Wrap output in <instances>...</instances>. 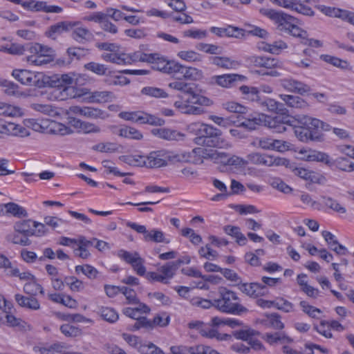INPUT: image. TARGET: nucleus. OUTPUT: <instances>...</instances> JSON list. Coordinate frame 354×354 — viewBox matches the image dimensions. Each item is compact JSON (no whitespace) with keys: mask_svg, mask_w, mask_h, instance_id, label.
I'll use <instances>...</instances> for the list:
<instances>
[{"mask_svg":"<svg viewBox=\"0 0 354 354\" xmlns=\"http://www.w3.org/2000/svg\"><path fill=\"white\" fill-rule=\"evenodd\" d=\"M306 160L307 161H317L322 162L327 166L330 163V157L328 154L324 152L319 151H310L306 155Z\"/></svg>","mask_w":354,"mask_h":354,"instance_id":"c9c22d12","label":"nucleus"},{"mask_svg":"<svg viewBox=\"0 0 354 354\" xmlns=\"http://www.w3.org/2000/svg\"><path fill=\"white\" fill-rule=\"evenodd\" d=\"M244 295L251 298H258L266 295V286L257 282H242L235 284Z\"/></svg>","mask_w":354,"mask_h":354,"instance_id":"4468645a","label":"nucleus"},{"mask_svg":"<svg viewBox=\"0 0 354 354\" xmlns=\"http://www.w3.org/2000/svg\"><path fill=\"white\" fill-rule=\"evenodd\" d=\"M64 281L72 291L79 292L84 288L82 281L75 277H66Z\"/></svg>","mask_w":354,"mask_h":354,"instance_id":"774afa93","label":"nucleus"},{"mask_svg":"<svg viewBox=\"0 0 354 354\" xmlns=\"http://www.w3.org/2000/svg\"><path fill=\"white\" fill-rule=\"evenodd\" d=\"M79 75L73 73L46 76L44 74V87L50 86L67 91L73 84H77Z\"/></svg>","mask_w":354,"mask_h":354,"instance_id":"0eeeda50","label":"nucleus"},{"mask_svg":"<svg viewBox=\"0 0 354 354\" xmlns=\"http://www.w3.org/2000/svg\"><path fill=\"white\" fill-rule=\"evenodd\" d=\"M6 212L15 217L21 218L27 217V211L21 206L15 203H8L4 204Z\"/></svg>","mask_w":354,"mask_h":354,"instance_id":"4c0bfd02","label":"nucleus"},{"mask_svg":"<svg viewBox=\"0 0 354 354\" xmlns=\"http://www.w3.org/2000/svg\"><path fill=\"white\" fill-rule=\"evenodd\" d=\"M72 111L75 113L80 114L84 117L91 118V119H104L106 117V113L105 111L91 107V106H73L72 108Z\"/></svg>","mask_w":354,"mask_h":354,"instance_id":"aec40b11","label":"nucleus"},{"mask_svg":"<svg viewBox=\"0 0 354 354\" xmlns=\"http://www.w3.org/2000/svg\"><path fill=\"white\" fill-rule=\"evenodd\" d=\"M84 68L97 75L102 76L106 75L108 68L102 64L97 63L95 62H91L84 64Z\"/></svg>","mask_w":354,"mask_h":354,"instance_id":"de8ad7c7","label":"nucleus"},{"mask_svg":"<svg viewBox=\"0 0 354 354\" xmlns=\"http://www.w3.org/2000/svg\"><path fill=\"white\" fill-rule=\"evenodd\" d=\"M205 333H202V336L209 337V338H215L220 341H227L230 340L232 336L227 333H220L216 329L211 328L207 325H205Z\"/></svg>","mask_w":354,"mask_h":354,"instance_id":"37998d69","label":"nucleus"},{"mask_svg":"<svg viewBox=\"0 0 354 354\" xmlns=\"http://www.w3.org/2000/svg\"><path fill=\"white\" fill-rule=\"evenodd\" d=\"M141 93L156 98H165L168 96L163 89L153 86L144 87L141 90Z\"/></svg>","mask_w":354,"mask_h":354,"instance_id":"09e8293b","label":"nucleus"},{"mask_svg":"<svg viewBox=\"0 0 354 354\" xmlns=\"http://www.w3.org/2000/svg\"><path fill=\"white\" fill-rule=\"evenodd\" d=\"M127 225L132 230L136 231L138 233L142 234L143 239L145 241L163 243L165 244L170 243V239L166 238L164 232L159 229L154 228L148 231L147 230V228L145 225H139L133 222H128Z\"/></svg>","mask_w":354,"mask_h":354,"instance_id":"9d476101","label":"nucleus"},{"mask_svg":"<svg viewBox=\"0 0 354 354\" xmlns=\"http://www.w3.org/2000/svg\"><path fill=\"white\" fill-rule=\"evenodd\" d=\"M188 131L196 136L194 142L209 147L227 149L230 147L221 131L212 125L202 122H192L187 127Z\"/></svg>","mask_w":354,"mask_h":354,"instance_id":"f257e3e1","label":"nucleus"},{"mask_svg":"<svg viewBox=\"0 0 354 354\" xmlns=\"http://www.w3.org/2000/svg\"><path fill=\"white\" fill-rule=\"evenodd\" d=\"M153 56L141 51H137L132 54L125 53V65L131 64L136 62H152Z\"/></svg>","mask_w":354,"mask_h":354,"instance_id":"2f4dec72","label":"nucleus"},{"mask_svg":"<svg viewBox=\"0 0 354 354\" xmlns=\"http://www.w3.org/2000/svg\"><path fill=\"white\" fill-rule=\"evenodd\" d=\"M276 121H282L292 127L295 136L301 142L322 141L323 135L311 128V117L308 115L287 116L283 119L277 118Z\"/></svg>","mask_w":354,"mask_h":354,"instance_id":"f03ea898","label":"nucleus"},{"mask_svg":"<svg viewBox=\"0 0 354 354\" xmlns=\"http://www.w3.org/2000/svg\"><path fill=\"white\" fill-rule=\"evenodd\" d=\"M248 160L255 165H261L267 167L286 165L288 160L286 158L274 157L273 156L252 153L248 156Z\"/></svg>","mask_w":354,"mask_h":354,"instance_id":"9b49d317","label":"nucleus"},{"mask_svg":"<svg viewBox=\"0 0 354 354\" xmlns=\"http://www.w3.org/2000/svg\"><path fill=\"white\" fill-rule=\"evenodd\" d=\"M90 97L93 102L104 103L111 101L114 98V94L108 91H96L91 93Z\"/></svg>","mask_w":354,"mask_h":354,"instance_id":"c03bdc74","label":"nucleus"},{"mask_svg":"<svg viewBox=\"0 0 354 354\" xmlns=\"http://www.w3.org/2000/svg\"><path fill=\"white\" fill-rule=\"evenodd\" d=\"M290 169L295 176L306 180L313 181V171H309L304 167H297L295 165H291Z\"/></svg>","mask_w":354,"mask_h":354,"instance_id":"4d7b16f0","label":"nucleus"},{"mask_svg":"<svg viewBox=\"0 0 354 354\" xmlns=\"http://www.w3.org/2000/svg\"><path fill=\"white\" fill-rule=\"evenodd\" d=\"M191 304L196 307H200L203 309H209L211 307H214V299L209 300L200 297H195L192 299Z\"/></svg>","mask_w":354,"mask_h":354,"instance_id":"e2e57ef3","label":"nucleus"},{"mask_svg":"<svg viewBox=\"0 0 354 354\" xmlns=\"http://www.w3.org/2000/svg\"><path fill=\"white\" fill-rule=\"evenodd\" d=\"M153 56L152 62L148 63L152 64L151 68L153 70L162 72L166 74L175 75L176 71L177 62L167 60L158 54H151Z\"/></svg>","mask_w":354,"mask_h":354,"instance_id":"ddd939ff","label":"nucleus"},{"mask_svg":"<svg viewBox=\"0 0 354 354\" xmlns=\"http://www.w3.org/2000/svg\"><path fill=\"white\" fill-rule=\"evenodd\" d=\"M113 129H115L113 133L122 138L133 139L136 140H140L143 138L142 133L133 127L124 126L120 128L114 127Z\"/></svg>","mask_w":354,"mask_h":354,"instance_id":"393cba45","label":"nucleus"},{"mask_svg":"<svg viewBox=\"0 0 354 354\" xmlns=\"http://www.w3.org/2000/svg\"><path fill=\"white\" fill-rule=\"evenodd\" d=\"M15 298L18 305L22 308L32 310H37L40 308V304L35 297H25L20 294H16Z\"/></svg>","mask_w":354,"mask_h":354,"instance_id":"a878e982","label":"nucleus"},{"mask_svg":"<svg viewBox=\"0 0 354 354\" xmlns=\"http://www.w3.org/2000/svg\"><path fill=\"white\" fill-rule=\"evenodd\" d=\"M196 48L198 50L211 55H218L221 53V48L214 44L198 43L196 45Z\"/></svg>","mask_w":354,"mask_h":354,"instance_id":"13d9d810","label":"nucleus"},{"mask_svg":"<svg viewBox=\"0 0 354 354\" xmlns=\"http://www.w3.org/2000/svg\"><path fill=\"white\" fill-rule=\"evenodd\" d=\"M260 107L264 111H269L271 112H277L283 113L285 111L283 104L277 102L276 100L263 97L259 105Z\"/></svg>","mask_w":354,"mask_h":354,"instance_id":"c756f323","label":"nucleus"},{"mask_svg":"<svg viewBox=\"0 0 354 354\" xmlns=\"http://www.w3.org/2000/svg\"><path fill=\"white\" fill-rule=\"evenodd\" d=\"M175 76L178 79L198 81L203 78L201 70L192 66H186L178 62Z\"/></svg>","mask_w":354,"mask_h":354,"instance_id":"f3484780","label":"nucleus"},{"mask_svg":"<svg viewBox=\"0 0 354 354\" xmlns=\"http://www.w3.org/2000/svg\"><path fill=\"white\" fill-rule=\"evenodd\" d=\"M32 223L33 221L30 219L17 221L14 225L15 232L20 233L21 234L26 236L27 238L30 236H33L34 232Z\"/></svg>","mask_w":354,"mask_h":354,"instance_id":"7c9ffc66","label":"nucleus"},{"mask_svg":"<svg viewBox=\"0 0 354 354\" xmlns=\"http://www.w3.org/2000/svg\"><path fill=\"white\" fill-rule=\"evenodd\" d=\"M320 197L323 200L324 205L334 212L340 214H345L346 212V209L339 203L337 200L326 196H321Z\"/></svg>","mask_w":354,"mask_h":354,"instance_id":"79ce46f5","label":"nucleus"},{"mask_svg":"<svg viewBox=\"0 0 354 354\" xmlns=\"http://www.w3.org/2000/svg\"><path fill=\"white\" fill-rule=\"evenodd\" d=\"M177 56L180 59L187 62H201L203 61V55L192 50H180L177 53Z\"/></svg>","mask_w":354,"mask_h":354,"instance_id":"58836bf2","label":"nucleus"},{"mask_svg":"<svg viewBox=\"0 0 354 354\" xmlns=\"http://www.w3.org/2000/svg\"><path fill=\"white\" fill-rule=\"evenodd\" d=\"M119 73L120 72L107 70L103 80L104 82L107 86H124L129 84V80Z\"/></svg>","mask_w":354,"mask_h":354,"instance_id":"4be33fe9","label":"nucleus"},{"mask_svg":"<svg viewBox=\"0 0 354 354\" xmlns=\"http://www.w3.org/2000/svg\"><path fill=\"white\" fill-rule=\"evenodd\" d=\"M210 61L213 65L224 69H235L241 64L240 62L228 57L214 56L210 57Z\"/></svg>","mask_w":354,"mask_h":354,"instance_id":"b1692460","label":"nucleus"},{"mask_svg":"<svg viewBox=\"0 0 354 354\" xmlns=\"http://www.w3.org/2000/svg\"><path fill=\"white\" fill-rule=\"evenodd\" d=\"M240 91L245 95V99L256 102L257 105H259L263 97L260 91L254 86L243 85L240 87Z\"/></svg>","mask_w":354,"mask_h":354,"instance_id":"cd10ccee","label":"nucleus"},{"mask_svg":"<svg viewBox=\"0 0 354 354\" xmlns=\"http://www.w3.org/2000/svg\"><path fill=\"white\" fill-rule=\"evenodd\" d=\"M267 116L265 114H258L257 116L245 119L241 125L250 130L256 129L257 125L266 124Z\"/></svg>","mask_w":354,"mask_h":354,"instance_id":"f704fd0d","label":"nucleus"},{"mask_svg":"<svg viewBox=\"0 0 354 354\" xmlns=\"http://www.w3.org/2000/svg\"><path fill=\"white\" fill-rule=\"evenodd\" d=\"M140 328H145L147 330L153 329L151 320L147 319L146 317H139L135 324L132 326L131 330H138Z\"/></svg>","mask_w":354,"mask_h":354,"instance_id":"338daca9","label":"nucleus"},{"mask_svg":"<svg viewBox=\"0 0 354 354\" xmlns=\"http://www.w3.org/2000/svg\"><path fill=\"white\" fill-rule=\"evenodd\" d=\"M330 163L328 167L332 169H337L339 170L352 172L354 171V162L350 161L348 158L344 157H339L335 160L330 158Z\"/></svg>","mask_w":354,"mask_h":354,"instance_id":"bb28decb","label":"nucleus"},{"mask_svg":"<svg viewBox=\"0 0 354 354\" xmlns=\"http://www.w3.org/2000/svg\"><path fill=\"white\" fill-rule=\"evenodd\" d=\"M214 308L221 313L238 315L248 311L240 304L237 294L224 287L218 289V298L214 299Z\"/></svg>","mask_w":354,"mask_h":354,"instance_id":"20e7f679","label":"nucleus"},{"mask_svg":"<svg viewBox=\"0 0 354 354\" xmlns=\"http://www.w3.org/2000/svg\"><path fill=\"white\" fill-rule=\"evenodd\" d=\"M280 85L286 91L304 95L311 91L310 86L292 77L280 80Z\"/></svg>","mask_w":354,"mask_h":354,"instance_id":"2eb2a0df","label":"nucleus"},{"mask_svg":"<svg viewBox=\"0 0 354 354\" xmlns=\"http://www.w3.org/2000/svg\"><path fill=\"white\" fill-rule=\"evenodd\" d=\"M127 300V304L133 305L138 304L139 299L137 297L136 292L134 290L129 288L127 286H122V292Z\"/></svg>","mask_w":354,"mask_h":354,"instance_id":"0e129e2a","label":"nucleus"},{"mask_svg":"<svg viewBox=\"0 0 354 354\" xmlns=\"http://www.w3.org/2000/svg\"><path fill=\"white\" fill-rule=\"evenodd\" d=\"M223 230L227 234L235 238L236 243L239 245H245L246 244L247 239L245 236L241 232L239 227L225 225Z\"/></svg>","mask_w":354,"mask_h":354,"instance_id":"72a5a7b5","label":"nucleus"},{"mask_svg":"<svg viewBox=\"0 0 354 354\" xmlns=\"http://www.w3.org/2000/svg\"><path fill=\"white\" fill-rule=\"evenodd\" d=\"M120 160L133 167H145V156L123 155L119 157Z\"/></svg>","mask_w":354,"mask_h":354,"instance_id":"e433bc0d","label":"nucleus"},{"mask_svg":"<svg viewBox=\"0 0 354 354\" xmlns=\"http://www.w3.org/2000/svg\"><path fill=\"white\" fill-rule=\"evenodd\" d=\"M178 97L180 100L174 102V106L182 113L187 115H202L205 113V110L202 106H209L213 104L211 99L196 93L194 89H193V93L186 99H183L180 95Z\"/></svg>","mask_w":354,"mask_h":354,"instance_id":"39448f33","label":"nucleus"},{"mask_svg":"<svg viewBox=\"0 0 354 354\" xmlns=\"http://www.w3.org/2000/svg\"><path fill=\"white\" fill-rule=\"evenodd\" d=\"M21 113V109L19 107L0 103V115L15 117L20 115Z\"/></svg>","mask_w":354,"mask_h":354,"instance_id":"052dcab7","label":"nucleus"},{"mask_svg":"<svg viewBox=\"0 0 354 354\" xmlns=\"http://www.w3.org/2000/svg\"><path fill=\"white\" fill-rule=\"evenodd\" d=\"M151 133L159 138L169 141L181 140L185 137L183 133L167 128L153 129L151 130Z\"/></svg>","mask_w":354,"mask_h":354,"instance_id":"412c9836","label":"nucleus"},{"mask_svg":"<svg viewBox=\"0 0 354 354\" xmlns=\"http://www.w3.org/2000/svg\"><path fill=\"white\" fill-rule=\"evenodd\" d=\"M260 12L274 21L277 25V30L281 33H286L295 37H299L301 42L306 36H307L306 31L292 24L294 18L290 15L282 12H278L274 10L268 8L261 9Z\"/></svg>","mask_w":354,"mask_h":354,"instance_id":"7ed1b4c3","label":"nucleus"},{"mask_svg":"<svg viewBox=\"0 0 354 354\" xmlns=\"http://www.w3.org/2000/svg\"><path fill=\"white\" fill-rule=\"evenodd\" d=\"M266 339L270 344H275L278 342H281L283 343V342L290 343V342H292V341H293L292 339L290 338V337H288L284 334L279 333H275L273 334L267 333L266 335Z\"/></svg>","mask_w":354,"mask_h":354,"instance_id":"6e6d98bb","label":"nucleus"},{"mask_svg":"<svg viewBox=\"0 0 354 354\" xmlns=\"http://www.w3.org/2000/svg\"><path fill=\"white\" fill-rule=\"evenodd\" d=\"M1 135L24 136L27 135V130L20 125L0 118V136Z\"/></svg>","mask_w":354,"mask_h":354,"instance_id":"6ab92c4d","label":"nucleus"},{"mask_svg":"<svg viewBox=\"0 0 354 354\" xmlns=\"http://www.w3.org/2000/svg\"><path fill=\"white\" fill-rule=\"evenodd\" d=\"M279 97L289 107L306 109L308 106V103L299 96L281 94Z\"/></svg>","mask_w":354,"mask_h":354,"instance_id":"c85d7f7f","label":"nucleus"},{"mask_svg":"<svg viewBox=\"0 0 354 354\" xmlns=\"http://www.w3.org/2000/svg\"><path fill=\"white\" fill-rule=\"evenodd\" d=\"M165 120L145 112L142 113L141 124H150L152 126H162L165 124Z\"/></svg>","mask_w":354,"mask_h":354,"instance_id":"603ef678","label":"nucleus"},{"mask_svg":"<svg viewBox=\"0 0 354 354\" xmlns=\"http://www.w3.org/2000/svg\"><path fill=\"white\" fill-rule=\"evenodd\" d=\"M122 336L124 340L131 346L138 349L141 353L145 352L147 346L142 343L138 337L128 333H123Z\"/></svg>","mask_w":354,"mask_h":354,"instance_id":"ea45409f","label":"nucleus"},{"mask_svg":"<svg viewBox=\"0 0 354 354\" xmlns=\"http://www.w3.org/2000/svg\"><path fill=\"white\" fill-rule=\"evenodd\" d=\"M61 332L66 337H75L82 334L81 330L69 324H65L60 326Z\"/></svg>","mask_w":354,"mask_h":354,"instance_id":"680f3d73","label":"nucleus"},{"mask_svg":"<svg viewBox=\"0 0 354 354\" xmlns=\"http://www.w3.org/2000/svg\"><path fill=\"white\" fill-rule=\"evenodd\" d=\"M145 167L158 168L167 165L168 161H180L178 155H173L165 150L151 151L148 156H145Z\"/></svg>","mask_w":354,"mask_h":354,"instance_id":"1a4fd4ad","label":"nucleus"},{"mask_svg":"<svg viewBox=\"0 0 354 354\" xmlns=\"http://www.w3.org/2000/svg\"><path fill=\"white\" fill-rule=\"evenodd\" d=\"M169 86L171 88L181 91V92L184 93L185 94H187L189 95L191 93H193L194 88L192 87L191 84L189 83L183 82V81H174V82H170L169 84Z\"/></svg>","mask_w":354,"mask_h":354,"instance_id":"5fc2aeb1","label":"nucleus"},{"mask_svg":"<svg viewBox=\"0 0 354 354\" xmlns=\"http://www.w3.org/2000/svg\"><path fill=\"white\" fill-rule=\"evenodd\" d=\"M100 314L104 320L110 323L115 322L119 318L118 313L113 308L109 307L100 308Z\"/></svg>","mask_w":354,"mask_h":354,"instance_id":"8fccbe9b","label":"nucleus"},{"mask_svg":"<svg viewBox=\"0 0 354 354\" xmlns=\"http://www.w3.org/2000/svg\"><path fill=\"white\" fill-rule=\"evenodd\" d=\"M320 59L333 66L339 68L342 70H351L349 63L346 60L342 59L337 57L332 56L330 55H322Z\"/></svg>","mask_w":354,"mask_h":354,"instance_id":"473e14b6","label":"nucleus"},{"mask_svg":"<svg viewBox=\"0 0 354 354\" xmlns=\"http://www.w3.org/2000/svg\"><path fill=\"white\" fill-rule=\"evenodd\" d=\"M77 24V22L68 21L58 22L48 28V30L46 32V35L53 39H56L59 35L72 30Z\"/></svg>","mask_w":354,"mask_h":354,"instance_id":"a211bd4d","label":"nucleus"},{"mask_svg":"<svg viewBox=\"0 0 354 354\" xmlns=\"http://www.w3.org/2000/svg\"><path fill=\"white\" fill-rule=\"evenodd\" d=\"M253 145L264 150H276L279 151L286 150L288 147L286 145V142L272 139L269 137L257 138L254 140Z\"/></svg>","mask_w":354,"mask_h":354,"instance_id":"dca6fc26","label":"nucleus"},{"mask_svg":"<svg viewBox=\"0 0 354 354\" xmlns=\"http://www.w3.org/2000/svg\"><path fill=\"white\" fill-rule=\"evenodd\" d=\"M244 75L236 73L223 74L214 75L209 79L208 84L210 85H218L223 88H231L236 85L238 82L245 80Z\"/></svg>","mask_w":354,"mask_h":354,"instance_id":"f8f14e48","label":"nucleus"},{"mask_svg":"<svg viewBox=\"0 0 354 354\" xmlns=\"http://www.w3.org/2000/svg\"><path fill=\"white\" fill-rule=\"evenodd\" d=\"M257 333V332L254 330L249 328L233 331L232 335L237 339H241L248 342L251 337H254Z\"/></svg>","mask_w":354,"mask_h":354,"instance_id":"69168bd1","label":"nucleus"},{"mask_svg":"<svg viewBox=\"0 0 354 354\" xmlns=\"http://www.w3.org/2000/svg\"><path fill=\"white\" fill-rule=\"evenodd\" d=\"M12 75L24 85L39 88H44L43 73L33 72L26 69H15L12 72Z\"/></svg>","mask_w":354,"mask_h":354,"instance_id":"6e6552de","label":"nucleus"},{"mask_svg":"<svg viewBox=\"0 0 354 354\" xmlns=\"http://www.w3.org/2000/svg\"><path fill=\"white\" fill-rule=\"evenodd\" d=\"M24 292L30 296L34 297L38 292L41 295H44V290L42 286L37 283L35 279L26 282L24 286Z\"/></svg>","mask_w":354,"mask_h":354,"instance_id":"49530a36","label":"nucleus"},{"mask_svg":"<svg viewBox=\"0 0 354 354\" xmlns=\"http://www.w3.org/2000/svg\"><path fill=\"white\" fill-rule=\"evenodd\" d=\"M77 23L78 24L72 29L73 39L82 44L92 41L94 39L93 33L86 28L79 26L80 23Z\"/></svg>","mask_w":354,"mask_h":354,"instance_id":"5701e85b","label":"nucleus"},{"mask_svg":"<svg viewBox=\"0 0 354 354\" xmlns=\"http://www.w3.org/2000/svg\"><path fill=\"white\" fill-rule=\"evenodd\" d=\"M288 115H277V116H275L274 118H269V117H267V122L266 123H268V125L270 127V128H273V129H275L276 131L278 132V133H282V132H284L286 131V127H285V125H288L287 123H285L282 121H276L277 118H284L285 117H287Z\"/></svg>","mask_w":354,"mask_h":354,"instance_id":"864d4df0","label":"nucleus"},{"mask_svg":"<svg viewBox=\"0 0 354 354\" xmlns=\"http://www.w3.org/2000/svg\"><path fill=\"white\" fill-rule=\"evenodd\" d=\"M102 59L106 62H109L119 65H125V53H118V51L103 53Z\"/></svg>","mask_w":354,"mask_h":354,"instance_id":"a19ab883","label":"nucleus"},{"mask_svg":"<svg viewBox=\"0 0 354 354\" xmlns=\"http://www.w3.org/2000/svg\"><path fill=\"white\" fill-rule=\"evenodd\" d=\"M30 55L26 60L35 66H42L52 62L55 59V51L52 48L38 43L32 44L28 48Z\"/></svg>","mask_w":354,"mask_h":354,"instance_id":"423d86ee","label":"nucleus"},{"mask_svg":"<svg viewBox=\"0 0 354 354\" xmlns=\"http://www.w3.org/2000/svg\"><path fill=\"white\" fill-rule=\"evenodd\" d=\"M169 322L170 317L166 312H161L156 314L153 320H151L153 328L156 326L165 327L169 325Z\"/></svg>","mask_w":354,"mask_h":354,"instance_id":"3c124183","label":"nucleus"},{"mask_svg":"<svg viewBox=\"0 0 354 354\" xmlns=\"http://www.w3.org/2000/svg\"><path fill=\"white\" fill-rule=\"evenodd\" d=\"M142 113V111H122L119 113L118 116L124 120L141 124Z\"/></svg>","mask_w":354,"mask_h":354,"instance_id":"bf43d9fd","label":"nucleus"},{"mask_svg":"<svg viewBox=\"0 0 354 354\" xmlns=\"http://www.w3.org/2000/svg\"><path fill=\"white\" fill-rule=\"evenodd\" d=\"M178 269L174 261H170L158 268V271L162 277H165V280L171 279L175 275L176 270Z\"/></svg>","mask_w":354,"mask_h":354,"instance_id":"a18cd8bd","label":"nucleus"}]
</instances>
